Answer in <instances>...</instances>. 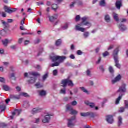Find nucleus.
<instances>
[{"label": "nucleus", "mask_w": 128, "mask_h": 128, "mask_svg": "<svg viewBox=\"0 0 128 128\" xmlns=\"http://www.w3.org/2000/svg\"><path fill=\"white\" fill-rule=\"evenodd\" d=\"M50 60H52V62H55L51 65L52 68H54V66H58L60 64L64 62V61L66 60V58L64 56H58L53 54L50 56Z\"/></svg>", "instance_id": "f257e3e1"}, {"label": "nucleus", "mask_w": 128, "mask_h": 128, "mask_svg": "<svg viewBox=\"0 0 128 128\" xmlns=\"http://www.w3.org/2000/svg\"><path fill=\"white\" fill-rule=\"evenodd\" d=\"M92 28V24L88 22L83 23L82 22L80 24H78L76 26V30L78 32H84L86 30H88Z\"/></svg>", "instance_id": "f03ea898"}, {"label": "nucleus", "mask_w": 128, "mask_h": 128, "mask_svg": "<svg viewBox=\"0 0 128 128\" xmlns=\"http://www.w3.org/2000/svg\"><path fill=\"white\" fill-rule=\"evenodd\" d=\"M118 52H120V48H118L114 50L113 56L115 62L116 66L118 68H120V60H118Z\"/></svg>", "instance_id": "7ed1b4c3"}, {"label": "nucleus", "mask_w": 128, "mask_h": 128, "mask_svg": "<svg viewBox=\"0 0 128 128\" xmlns=\"http://www.w3.org/2000/svg\"><path fill=\"white\" fill-rule=\"evenodd\" d=\"M80 116L83 118H86L88 116H90V118H96V116H98V115L97 113L88 112L86 113H80Z\"/></svg>", "instance_id": "20e7f679"}, {"label": "nucleus", "mask_w": 128, "mask_h": 128, "mask_svg": "<svg viewBox=\"0 0 128 128\" xmlns=\"http://www.w3.org/2000/svg\"><path fill=\"white\" fill-rule=\"evenodd\" d=\"M126 92V84H123L120 87L118 92L120 94V96H124V93Z\"/></svg>", "instance_id": "39448f33"}, {"label": "nucleus", "mask_w": 128, "mask_h": 128, "mask_svg": "<svg viewBox=\"0 0 128 128\" xmlns=\"http://www.w3.org/2000/svg\"><path fill=\"white\" fill-rule=\"evenodd\" d=\"M76 119V116H73L70 118L68 120V128H74V122Z\"/></svg>", "instance_id": "423d86ee"}, {"label": "nucleus", "mask_w": 128, "mask_h": 128, "mask_svg": "<svg viewBox=\"0 0 128 128\" xmlns=\"http://www.w3.org/2000/svg\"><path fill=\"white\" fill-rule=\"evenodd\" d=\"M4 9L6 12L9 14H12L13 12H16L18 10V8H12L8 7V6H5Z\"/></svg>", "instance_id": "0eeeda50"}, {"label": "nucleus", "mask_w": 128, "mask_h": 128, "mask_svg": "<svg viewBox=\"0 0 128 128\" xmlns=\"http://www.w3.org/2000/svg\"><path fill=\"white\" fill-rule=\"evenodd\" d=\"M66 112H70V114H72V116H76L78 114V111L74 110V109L68 105L66 106Z\"/></svg>", "instance_id": "6e6552de"}, {"label": "nucleus", "mask_w": 128, "mask_h": 128, "mask_svg": "<svg viewBox=\"0 0 128 128\" xmlns=\"http://www.w3.org/2000/svg\"><path fill=\"white\" fill-rule=\"evenodd\" d=\"M34 76L35 78H36V76H40V74L38 72H32L31 73H25L24 74V77L28 78V76Z\"/></svg>", "instance_id": "1a4fd4ad"}, {"label": "nucleus", "mask_w": 128, "mask_h": 128, "mask_svg": "<svg viewBox=\"0 0 128 128\" xmlns=\"http://www.w3.org/2000/svg\"><path fill=\"white\" fill-rule=\"evenodd\" d=\"M121 80H122V76H120V74H119L117 76H116L114 80H112V84H116V82H120Z\"/></svg>", "instance_id": "9d476101"}, {"label": "nucleus", "mask_w": 128, "mask_h": 128, "mask_svg": "<svg viewBox=\"0 0 128 128\" xmlns=\"http://www.w3.org/2000/svg\"><path fill=\"white\" fill-rule=\"evenodd\" d=\"M116 6L117 10H120V8L122 6V0H116Z\"/></svg>", "instance_id": "9b49d317"}, {"label": "nucleus", "mask_w": 128, "mask_h": 128, "mask_svg": "<svg viewBox=\"0 0 128 128\" xmlns=\"http://www.w3.org/2000/svg\"><path fill=\"white\" fill-rule=\"evenodd\" d=\"M50 115L47 114L46 115L42 122L44 124H48V122H50Z\"/></svg>", "instance_id": "f8f14e48"}, {"label": "nucleus", "mask_w": 128, "mask_h": 128, "mask_svg": "<svg viewBox=\"0 0 128 128\" xmlns=\"http://www.w3.org/2000/svg\"><path fill=\"white\" fill-rule=\"evenodd\" d=\"M118 28L120 30V32H126V30H128L126 26L122 23H121L119 24Z\"/></svg>", "instance_id": "ddd939ff"}, {"label": "nucleus", "mask_w": 128, "mask_h": 128, "mask_svg": "<svg viewBox=\"0 0 128 128\" xmlns=\"http://www.w3.org/2000/svg\"><path fill=\"white\" fill-rule=\"evenodd\" d=\"M20 114V111L18 110H16L14 112H12V116H10V118L11 120H14V116H18Z\"/></svg>", "instance_id": "4468645a"}, {"label": "nucleus", "mask_w": 128, "mask_h": 128, "mask_svg": "<svg viewBox=\"0 0 128 128\" xmlns=\"http://www.w3.org/2000/svg\"><path fill=\"white\" fill-rule=\"evenodd\" d=\"M106 120L108 124H114V117L112 116H108L106 117Z\"/></svg>", "instance_id": "2eb2a0df"}, {"label": "nucleus", "mask_w": 128, "mask_h": 128, "mask_svg": "<svg viewBox=\"0 0 128 128\" xmlns=\"http://www.w3.org/2000/svg\"><path fill=\"white\" fill-rule=\"evenodd\" d=\"M42 110V108H34L32 110V114H38Z\"/></svg>", "instance_id": "dca6fc26"}, {"label": "nucleus", "mask_w": 128, "mask_h": 128, "mask_svg": "<svg viewBox=\"0 0 128 128\" xmlns=\"http://www.w3.org/2000/svg\"><path fill=\"white\" fill-rule=\"evenodd\" d=\"M48 18L50 22H54L58 18V15L55 14L54 16H48Z\"/></svg>", "instance_id": "f3484780"}, {"label": "nucleus", "mask_w": 128, "mask_h": 128, "mask_svg": "<svg viewBox=\"0 0 128 128\" xmlns=\"http://www.w3.org/2000/svg\"><path fill=\"white\" fill-rule=\"evenodd\" d=\"M85 104H86V106H90L91 108H94V106H96V105L94 103H92L90 102L88 100H86L84 102Z\"/></svg>", "instance_id": "a211bd4d"}, {"label": "nucleus", "mask_w": 128, "mask_h": 128, "mask_svg": "<svg viewBox=\"0 0 128 128\" xmlns=\"http://www.w3.org/2000/svg\"><path fill=\"white\" fill-rule=\"evenodd\" d=\"M70 26V23L67 22L62 27V30H66L68 29V26Z\"/></svg>", "instance_id": "6ab92c4d"}, {"label": "nucleus", "mask_w": 128, "mask_h": 128, "mask_svg": "<svg viewBox=\"0 0 128 128\" xmlns=\"http://www.w3.org/2000/svg\"><path fill=\"white\" fill-rule=\"evenodd\" d=\"M28 78H30V80H28V82L29 84H35L36 80V78H32V76H29Z\"/></svg>", "instance_id": "aec40b11"}, {"label": "nucleus", "mask_w": 128, "mask_h": 128, "mask_svg": "<svg viewBox=\"0 0 128 128\" xmlns=\"http://www.w3.org/2000/svg\"><path fill=\"white\" fill-rule=\"evenodd\" d=\"M68 79H65L62 80L61 84H62V86L63 88H66V86H68Z\"/></svg>", "instance_id": "412c9836"}, {"label": "nucleus", "mask_w": 128, "mask_h": 128, "mask_svg": "<svg viewBox=\"0 0 128 128\" xmlns=\"http://www.w3.org/2000/svg\"><path fill=\"white\" fill-rule=\"evenodd\" d=\"M38 94L40 96H46V92L44 90L38 91Z\"/></svg>", "instance_id": "4be33fe9"}, {"label": "nucleus", "mask_w": 128, "mask_h": 128, "mask_svg": "<svg viewBox=\"0 0 128 128\" xmlns=\"http://www.w3.org/2000/svg\"><path fill=\"white\" fill-rule=\"evenodd\" d=\"M2 42L4 46H7L9 42H12V40H8L6 39L5 40H2Z\"/></svg>", "instance_id": "5701e85b"}, {"label": "nucleus", "mask_w": 128, "mask_h": 128, "mask_svg": "<svg viewBox=\"0 0 128 128\" xmlns=\"http://www.w3.org/2000/svg\"><path fill=\"white\" fill-rule=\"evenodd\" d=\"M122 95H120V96L116 100V104H120V102L122 100Z\"/></svg>", "instance_id": "b1692460"}, {"label": "nucleus", "mask_w": 128, "mask_h": 128, "mask_svg": "<svg viewBox=\"0 0 128 128\" xmlns=\"http://www.w3.org/2000/svg\"><path fill=\"white\" fill-rule=\"evenodd\" d=\"M2 24L4 28H6L10 27V25L8 24V23L6 22L4 20H2Z\"/></svg>", "instance_id": "393cba45"}, {"label": "nucleus", "mask_w": 128, "mask_h": 128, "mask_svg": "<svg viewBox=\"0 0 128 128\" xmlns=\"http://www.w3.org/2000/svg\"><path fill=\"white\" fill-rule=\"evenodd\" d=\"M10 98L12 100H19L20 98V96H18L16 95H10Z\"/></svg>", "instance_id": "a878e982"}, {"label": "nucleus", "mask_w": 128, "mask_h": 128, "mask_svg": "<svg viewBox=\"0 0 128 128\" xmlns=\"http://www.w3.org/2000/svg\"><path fill=\"white\" fill-rule=\"evenodd\" d=\"M113 18L116 22H120V19H118V16L116 14L114 13L113 14Z\"/></svg>", "instance_id": "bb28decb"}, {"label": "nucleus", "mask_w": 128, "mask_h": 128, "mask_svg": "<svg viewBox=\"0 0 128 128\" xmlns=\"http://www.w3.org/2000/svg\"><path fill=\"white\" fill-rule=\"evenodd\" d=\"M80 90H81L82 92H84L85 94H90V92L88 90H86L84 87L80 88Z\"/></svg>", "instance_id": "cd10ccee"}, {"label": "nucleus", "mask_w": 128, "mask_h": 128, "mask_svg": "<svg viewBox=\"0 0 128 128\" xmlns=\"http://www.w3.org/2000/svg\"><path fill=\"white\" fill-rule=\"evenodd\" d=\"M6 106L4 104L0 105V110H1V112H4L6 110Z\"/></svg>", "instance_id": "c85d7f7f"}, {"label": "nucleus", "mask_w": 128, "mask_h": 128, "mask_svg": "<svg viewBox=\"0 0 128 128\" xmlns=\"http://www.w3.org/2000/svg\"><path fill=\"white\" fill-rule=\"evenodd\" d=\"M105 20L106 22H110V17L109 15H106L105 16Z\"/></svg>", "instance_id": "c756f323"}, {"label": "nucleus", "mask_w": 128, "mask_h": 128, "mask_svg": "<svg viewBox=\"0 0 128 128\" xmlns=\"http://www.w3.org/2000/svg\"><path fill=\"white\" fill-rule=\"evenodd\" d=\"M58 4H54L52 6V10H54V12H56V10H58Z\"/></svg>", "instance_id": "7c9ffc66"}, {"label": "nucleus", "mask_w": 128, "mask_h": 128, "mask_svg": "<svg viewBox=\"0 0 128 128\" xmlns=\"http://www.w3.org/2000/svg\"><path fill=\"white\" fill-rule=\"evenodd\" d=\"M122 124V118L120 116L118 118V126H120Z\"/></svg>", "instance_id": "2f4dec72"}, {"label": "nucleus", "mask_w": 128, "mask_h": 128, "mask_svg": "<svg viewBox=\"0 0 128 128\" xmlns=\"http://www.w3.org/2000/svg\"><path fill=\"white\" fill-rule=\"evenodd\" d=\"M62 44V40L60 39L56 41V46H60Z\"/></svg>", "instance_id": "473e14b6"}, {"label": "nucleus", "mask_w": 128, "mask_h": 128, "mask_svg": "<svg viewBox=\"0 0 128 128\" xmlns=\"http://www.w3.org/2000/svg\"><path fill=\"white\" fill-rule=\"evenodd\" d=\"M35 86L36 88H42L44 86L42 85L39 82H37Z\"/></svg>", "instance_id": "72a5a7b5"}, {"label": "nucleus", "mask_w": 128, "mask_h": 128, "mask_svg": "<svg viewBox=\"0 0 128 128\" xmlns=\"http://www.w3.org/2000/svg\"><path fill=\"white\" fill-rule=\"evenodd\" d=\"M90 36V32H84V37L85 38H88Z\"/></svg>", "instance_id": "f704fd0d"}, {"label": "nucleus", "mask_w": 128, "mask_h": 128, "mask_svg": "<svg viewBox=\"0 0 128 128\" xmlns=\"http://www.w3.org/2000/svg\"><path fill=\"white\" fill-rule=\"evenodd\" d=\"M68 84L69 86H72V88L74 84V82H72V81L68 79Z\"/></svg>", "instance_id": "c9c22d12"}, {"label": "nucleus", "mask_w": 128, "mask_h": 128, "mask_svg": "<svg viewBox=\"0 0 128 128\" xmlns=\"http://www.w3.org/2000/svg\"><path fill=\"white\" fill-rule=\"evenodd\" d=\"M24 108H30V103H28V102H24L23 104Z\"/></svg>", "instance_id": "e433bc0d"}, {"label": "nucleus", "mask_w": 128, "mask_h": 128, "mask_svg": "<svg viewBox=\"0 0 128 128\" xmlns=\"http://www.w3.org/2000/svg\"><path fill=\"white\" fill-rule=\"evenodd\" d=\"M100 6H106V0H102L100 2Z\"/></svg>", "instance_id": "4c0bfd02"}, {"label": "nucleus", "mask_w": 128, "mask_h": 128, "mask_svg": "<svg viewBox=\"0 0 128 128\" xmlns=\"http://www.w3.org/2000/svg\"><path fill=\"white\" fill-rule=\"evenodd\" d=\"M3 90L6 92H8L10 90V87L6 85H4L3 86Z\"/></svg>", "instance_id": "58836bf2"}, {"label": "nucleus", "mask_w": 128, "mask_h": 128, "mask_svg": "<svg viewBox=\"0 0 128 128\" xmlns=\"http://www.w3.org/2000/svg\"><path fill=\"white\" fill-rule=\"evenodd\" d=\"M60 94H66V88H64V89L60 90Z\"/></svg>", "instance_id": "ea45409f"}, {"label": "nucleus", "mask_w": 128, "mask_h": 128, "mask_svg": "<svg viewBox=\"0 0 128 128\" xmlns=\"http://www.w3.org/2000/svg\"><path fill=\"white\" fill-rule=\"evenodd\" d=\"M109 72L112 74H114V68H112V66H110L109 68Z\"/></svg>", "instance_id": "a19ab883"}, {"label": "nucleus", "mask_w": 128, "mask_h": 128, "mask_svg": "<svg viewBox=\"0 0 128 128\" xmlns=\"http://www.w3.org/2000/svg\"><path fill=\"white\" fill-rule=\"evenodd\" d=\"M48 78V73H46V74H44L42 77L43 80H46V78Z\"/></svg>", "instance_id": "79ce46f5"}, {"label": "nucleus", "mask_w": 128, "mask_h": 128, "mask_svg": "<svg viewBox=\"0 0 128 128\" xmlns=\"http://www.w3.org/2000/svg\"><path fill=\"white\" fill-rule=\"evenodd\" d=\"M86 74L88 76H92V72H90V70H88Z\"/></svg>", "instance_id": "37998d69"}, {"label": "nucleus", "mask_w": 128, "mask_h": 128, "mask_svg": "<svg viewBox=\"0 0 128 128\" xmlns=\"http://www.w3.org/2000/svg\"><path fill=\"white\" fill-rule=\"evenodd\" d=\"M100 70L102 72H106V70H104V66H100Z\"/></svg>", "instance_id": "c03bdc74"}, {"label": "nucleus", "mask_w": 128, "mask_h": 128, "mask_svg": "<svg viewBox=\"0 0 128 128\" xmlns=\"http://www.w3.org/2000/svg\"><path fill=\"white\" fill-rule=\"evenodd\" d=\"M76 54L78 56H82V54H84V52H82L80 50H78Z\"/></svg>", "instance_id": "a18cd8bd"}, {"label": "nucleus", "mask_w": 128, "mask_h": 128, "mask_svg": "<svg viewBox=\"0 0 128 128\" xmlns=\"http://www.w3.org/2000/svg\"><path fill=\"white\" fill-rule=\"evenodd\" d=\"M75 20L76 22H80V16H76L75 18Z\"/></svg>", "instance_id": "49530a36"}, {"label": "nucleus", "mask_w": 128, "mask_h": 128, "mask_svg": "<svg viewBox=\"0 0 128 128\" xmlns=\"http://www.w3.org/2000/svg\"><path fill=\"white\" fill-rule=\"evenodd\" d=\"M82 22L84 24L88 20V18L86 16L82 18Z\"/></svg>", "instance_id": "de8ad7c7"}, {"label": "nucleus", "mask_w": 128, "mask_h": 128, "mask_svg": "<svg viewBox=\"0 0 128 128\" xmlns=\"http://www.w3.org/2000/svg\"><path fill=\"white\" fill-rule=\"evenodd\" d=\"M110 56V53L108 52H106L104 53L103 54L104 58H106V56Z\"/></svg>", "instance_id": "09e8293b"}, {"label": "nucleus", "mask_w": 128, "mask_h": 128, "mask_svg": "<svg viewBox=\"0 0 128 128\" xmlns=\"http://www.w3.org/2000/svg\"><path fill=\"white\" fill-rule=\"evenodd\" d=\"M58 70H54L53 76H58Z\"/></svg>", "instance_id": "8fccbe9b"}, {"label": "nucleus", "mask_w": 128, "mask_h": 128, "mask_svg": "<svg viewBox=\"0 0 128 128\" xmlns=\"http://www.w3.org/2000/svg\"><path fill=\"white\" fill-rule=\"evenodd\" d=\"M42 52H44V48H42L41 49H40L37 56H40V54H42Z\"/></svg>", "instance_id": "3c124183"}, {"label": "nucleus", "mask_w": 128, "mask_h": 128, "mask_svg": "<svg viewBox=\"0 0 128 128\" xmlns=\"http://www.w3.org/2000/svg\"><path fill=\"white\" fill-rule=\"evenodd\" d=\"M40 40L38 38V39H36L34 42V43L35 44H40Z\"/></svg>", "instance_id": "603ef678"}, {"label": "nucleus", "mask_w": 128, "mask_h": 128, "mask_svg": "<svg viewBox=\"0 0 128 128\" xmlns=\"http://www.w3.org/2000/svg\"><path fill=\"white\" fill-rule=\"evenodd\" d=\"M76 4V2H72L71 4H70V8H74V4Z\"/></svg>", "instance_id": "864d4df0"}, {"label": "nucleus", "mask_w": 128, "mask_h": 128, "mask_svg": "<svg viewBox=\"0 0 128 128\" xmlns=\"http://www.w3.org/2000/svg\"><path fill=\"white\" fill-rule=\"evenodd\" d=\"M21 96H24L25 98H28V96H30L28 94L26 93H22L21 94Z\"/></svg>", "instance_id": "5fc2aeb1"}, {"label": "nucleus", "mask_w": 128, "mask_h": 128, "mask_svg": "<svg viewBox=\"0 0 128 128\" xmlns=\"http://www.w3.org/2000/svg\"><path fill=\"white\" fill-rule=\"evenodd\" d=\"M10 78H12V80H16V76H14V74H11Z\"/></svg>", "instance_id": "6e6d98bb"}, {"label": "nucleus", "mask_w": 128, "mask_h": 128, "mask_svg": "<svg viewBox=\"0 0 128 128\" xmlns=\"http://www.w3.org/2000/svg\"><path fill=\"white\" fill-rule=\"evenodd\" d=\"M102 62V57H100L98 60L96 62V64H100Z\"/></svg>", "instance_id": "4d7b16f0"}, {"label": "nucleus", "mask_w": 128, "mask_h": 128, "mask_svg": "<svg viewBox=\"0 0 128 128\" xmlns=\"http://www.w3.org/2000/svg\"><path fill=\"white\" fill-rule=\"evenodd\" d=\"M74 94H78V88H75L74 90Z\"/></svg>", "instance_id": "13d9d810"}, {"label": "nucleus", "mask_w": 128, "mask_h": 128, "mask_svg": "<svg viewBox=\"0 0 128 128\" xmlns=\"http://www.w3.org/2000/svg\"><path fill=\"white\" fill-rule=\"evenodd\" d=\"M72 106H74L78 104V102L76 101H74L71 103Z\"/></svg>", "instance_id": "bf43d9fd"}, {"label": "nucleus", "mask_w": 128, "mask_h": 128, "mask_svg": "<svg viewBox=\"0 0 128 128\" xmlns=\"http://www.w3.org/2000/svg\"><path fill=\"white\" fill-rule=\"evenodd\" d=\"M24 20H26V18H23L21 21V26H24Z\"/></svg>", "instance_id": "052dcab7"}, {"label": "nucleus", "mask_w": 128, "mask_h": 128, "mask_svg": "<svg viewBox=\"0 0 128 128\" xmlns=\"http://www.w3.org/2000/svg\"><path fill=\"white\" fill-rule=\"evenodd\" d=\"M23 40H24L23 38H20L18 40V44H22Z\"/></svg>", "instance_id": "680f3d73"}, {"label": "nucleus", "mask_w": 128, "mask_h": 128, "mask_svg": "<svg viewBox=\"0 0 128 128\" xmlns=\"http://www.w3.org/2000/svg\"><path fill=\"white\" fill-rule=\"evenodd\" d=\"M124 104H125V108H128V101L125 100Z\"/></svg>", "instance_id": "e2e57ef3"}, {"label": "nucleus", "mask_w": 128, "mask_h": 128, "mask_svg": "<svg viewBox=\"0 0 128 128\" xmlns=\"http://www.w3.org/2000/svg\"><path fill=\"white\" fill-rule=\"evenodd\" d=\"M0 82L4 83L6 82V80H4V78H0Z\"/></svg>", "instance_id": "0e129e2a"}, {"label": "nucleus", "mask_w": 128, "mask_h": 128, "mask_svg": "<svg viewBox=\"0 0 128 128\" xmlns=\"http://www.w3.org/2000/svg\"><path fill=\"white\" fill-rule=\"evenodd\" d=\"M124 110H126V108H120V112H124Z\"/></svg>", "instance_id": "69168bd1"}, {"label": "nucleus", "mask_w": 128, "mask_h": 128, "mask_svg": "<svg viewBox=\"0 0 128 128\" xmlns=\"http://www.w3.org/2000/svg\"><path fill=\"white\" fill-rule=\"evenodd\" d=\"M16 90L17 92H21L22 88H20V86H17L16 88Z\"/></svg>", "instance_id": "338daca9"}, {"label": "nucleus", "mask_w": 128, "mask_h": 128, "mask_svg": "<svg viewBox=\"0 0 128 128\" xmlns=\"http://www.w3.org/2000/svg\"><path fill=\"white\" fill-rule=\"evenodd\" d=\"M37 70H40L41 68L40 66V65H36L35 66Z\"/></svg>", "instance_id": "774afa93"}]
</instances>
